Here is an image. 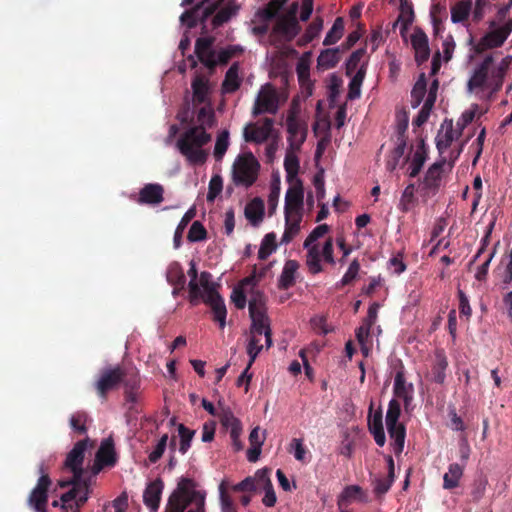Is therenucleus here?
<instances>
[{"label":"nucleus","mask_w":512,"mask_h":512,"mask_svg":"<svg viewBox=\"0 0 512 512\" xmlns=\"http://www.w3.org/2000/svg\"><path fill=\"white\" fill-rule=\"evenodd\" d=\"M87 447L88 439L80 440L74 445L63 463V469L70 471L72 477L69 480L59 481L61 488L71 486L69 491L61 495L60 500L63 503L75 500L76 509L74 512H80V508L87 502L91 492L92 477H86L83 469Z\"/></svg>","instance_id":"1"},{"label":"nucleus","mask_w":512,"mask_h":512,"mask_svg":"<svg viewBox=\"0 0 512 512\" xmlns=\"http://www.w3.org/2000/svg\"><path fill=\"white\" fill-rule=\"evenodd\" d=\"M197 121L199 125L186 130L176 142L179 152L190 165H202L207 160L208 153L202 147L211 140V135L206 132L205 126L212 127L214 112L205 107L200 108Z\"/></svg>","instance_id":"2"},{"label":"nucleus","mask_w":512,"mask_h":512,"mask_svg":"<svg viewBox=\"0 0 512 512\" xmlns=\"http://www.w3.org/2000/svg\"><path fill=\"white\" fill-rule=\"evenodd\" d=\"M260 164L251 153L239 155L232 166V180L236 186L248 188L252 186L257 178Z\"/></svg>","instance_id":"3"},{"label":"nucleus","mask_w":512,"mask_h":512,"mask_svg":"<svg viewBox=\"0 0 512 512\" xmlns=\"http://www.w3.org/2000/svg\"><path fill=\"white\" fill-rule=\"evenodd\" d=\"M400 414L401 407L399 401L397 399H391L386 413V426L388 434L393 440L391 446L396 456L403 451L406 436L404 425L398 422Z\"/></svg>","instance_id":"4"},{"label":"nucleus","mask_w":512,"mask_h":512,"mask_svg":"<svg viewBox=\"0 0 512 512\" xmlns=\"http://www.w3.org/2000/svg\"><path fill=\"white\" fill-rule=\"evenodd\" d=\"M409 116L406 109L401 108L396 111V146L392 155L386 162V168L389 171L396 169L399 160L405 155L407 147L406 131L408 129Z\"/></svg>","instance_id":"5"},{"label":"nucleus","mask_w":512,"mask_h":512,"mask_svg":"<svg viewBox=\"0 0 512 512\" xmlns=\"http://www.w3.org/2000/svg\"><path fill=\"white\" fill-rule=\"evenodd\" d=\"M399 15L393 27L399 26L400 35L405 43H410L416 54V28H412L414 9L411 0H399Z\"/></svg>","instance_id":"6"},{"label":"nucleus","mask_w":512,"mask_h":512,"mask_svg":"<svg viewBox=\"0 0 512 512\" xmlns=\"http://www.w3.org/2000/svg\"><path fill=\"white\" fill-rule=\"evenodd\" d=\"M124 376L125 373L121 365L101 369L97 380L94 382V389L97 395L102 400H106L108 393L116 390L121 385Z\"/></svg>","instance_id":"7"},{"label":"nucleus","mask_w":512,"mask_h":512,"mask_svg":"<svg viewBox=\"0 0 512 512\" xmlns=\"http://www.w3.org/2000/svg\"><path fill=\"white\" fill-rule=\"evenodd\" d=\"M511 32L512 19H508L501 27L487 32L476 44H474V38L471 36L469 44L473 45V50L476 54H482L488 49L501 47Z\"/></svg>","instance_id":"8"},{"label":"nucleus","mask_w":512,"mask_h":512,"mask_svg":"<svg viewBox=\"0 0 512 512\" xmlns=\"http://www.w3.org/2000/svg\"><path fill=\"white\" fill-rule=\"evenodd\" d=\"M39 474L40 477L37 484L28 497V504L33 507L36 512H47L48 491L52 481L48 473H46L43 463L39 465Z\"/></svg>","instance_id":"9"},{"label":"nucleus","mask_w":512,"mask_h":512,"mask_svg":"<svg viewBox=\"0 0 512 512\" xmlns=\"http://www.w3.org/2000/svg\"><path fill=\"white\" fill-rule=\"evenodd\" d=\"M445 164L446 159L442 158L428 169L421 188V196L425 201L437 193Z\"/></svg>","instance_id":"10"},{"label":"nucleus","mask_w":512,"mask_h":512,"mask_svg":"<svg viewBox=\"0 0 512 512\" xmlns=\"http://www.w3.org/2000/svg\"><path fill=\"white\" fill-rule=\"evenodd\" d=\"M278 110V96L275 89L271 85L263 88L254 105L253 115L257 116L262 113L275 114Z\"/></svg>","instance_id":"11"},{"label":"nucleus","mask_w":512,"mask_h":512,"mask_svg":"<svg viewBox=\"0 0 512 512\" xmlns=\"http://www.w3.org/2000/svg\"><path fill=\"white\" fill-rule=\"evenodd\" d=\"M274 121L271 118H264L261 125L249 123L244 128V139L246 142L263 143L268 140L273 130Z\"/></svg>","instance_id":"12"},{"label":"nucleus","mask_w":512,"mask_h":512,"mask_svg":"<svg viewBox=\"0 0 512 512\" xmlns=\"http://www.w3.org/2000/svg\"><path fill=\"white\" fill-rule=\"evenodd\" d=\"M252 325H251V336L260 337L262 335L265 336L266 348H270L273 344L272 342V330L270 328L269 318L265 311L253 312L249 313Z\"/></svg>","instance_id":"13"},{"label":"nucleus","mask_w":512,"mask_h":512,"mask_svg":"<svg viewBox=\"0 0 512 512\" xmlns=\"http://www.w3.org/2000/svg\"><path fill=\"white\" fill-rule=\"evenodd\" d=\"M289 185L290 187L288 188L285 195L284 213H302L304 199L302 181L297 180L289 183Z\"/></svg>","instance_id":"14"},{"label":"nucleus","mask_w":512,"mask_h":512,"mask_svg":"<svg viewBox=\"0 0 512 512\" xmlns=\"http://www.w3.org/2000/svg\"><path fill=\"white\" fill-rule=\"evenodd\" d=\"M414 387L412 383H407L403 371L399 370L396 373L394 380L393 393L394 399H401L404 402L406 411L412 410Z\"/></svg>","instance_id":"15"},{"label":"nucleus","mask_w":512,"mask_h":512,"mask_svg":"<svg viewBox=\"0 0 512 512\" xmlns=\"http://www.w3.org/2000/svg\"><path fill=\"white\" fill-rule=\"evenodd\" d=\"M164 201V187L159 183L145 184L139 191L137 203L140 205H159Z\"/></svg>","instance_id":"16"},{"label":"nucleus","mask_w":512,"mask_h":512,"mask_svg":"<svg viewBox=\"0 0 512 512\" xmlns=\"http://www.w3.org/2000/svg\"><path fill=\"white\" fill-rule=\"evenodd\" d=\"M203 302L210 306L213 313V320L218 322L220 328H224L226 325L227 309L223 297L217 293H210L209 295H203L200 298Z\"/></svg>","instance_id":"17"},{"label":"nucleus","mask_w":512,"mask_h":512,"mask_svg":"<svg viewBox=\"0 0 512 512\" xmlns=\"http://www.w3.org/2000/svg\"><path fill=\"white\" fill-rule=\"evenodd\" d=\"M494 59L492 55H488L484 60L475 68L471 78L468 81V89L470 91L476 88H483L488 80L489 70Z\"/></svg>","instance_id":"18"},{"label":"nucleus","mask_w":512,"mask_h":512,"mask_svg":"<svg viewBox=\"0 0 512 512\" xmlns=\"http://www.w3.org/2000/svg\"><path fill=\"white\" fill-rule=\"evenodd\" d=\"M163 488L164 482L160 478L150 482L145 488L143 493V502L151 512L157 511L160 504Z\"/></svg>","instance_id":"19"},{"label":"nucleus","mask_w":512,"mask_h":512,"mask_svg":"<svg viewBox=\"0 0 512 512\" xmlns=\"http://www.w3.org/2000/svg\"><path fill=\"white\" fill-rule=\"evenodd\" d=\"M301 30V26L297 18L287 17L285 15L279 17L274 26V32L285 37L286 40L294 39Z\"/></svg>","instance_id":"20"},{"label":"nucleus","mask_w":512,"mask_h":512,"mask_svg":"<svg viewBox=\"0 0 512 512\" xmlns=\"http://www.w3.org/2000/svg\"><path fill=\"white\" fill-rule=\"evenodd\" d=\"M191 88L195 105L203 104L208 101L210 85L209 80L205 76L196 75L192 80Z\"/></svg>","instance_id":"21"},{"label":"nucleus","mask_w":512,"mask_h":512,"mask_svg":"<svg viewBox=\"0 0 512 512\" xmlns=\"http://www.w3.org/2000/svg\"><path fill=\"white\" fill-rule=\"evenodd\" d=\"M285 214V230L281 238L282 243H289L300 231V223L302 221V213H284Z\"/></svg>","instance_id":"22"},{"label":"nucleus","mask_w":512,"mask_h":512,"mask_svg":"<svg viewBox=\"0 0 512 512\" xmlns=\"http://www.w3.org/2000/svg\"><path fill=\"white\" fill-rule=\"evenodd\" d=\"M221 6L222 8L218 10L212 18L213 29H216L228 22L239 10V6L234 0H229L227 3L223 0V4Z\"/></svg>","instance_id":"23"},{"label":"nucleus","mask_w":512,"mask_h":512,"mask_svg":"<svg viewBox=\"0 0 512 512\" xmlns=\"http://www.w3.org/2000/svg\"><path fill=\"white\" fill-rule=\"evenodd\" d=\"M96 462L105 466H114L116 463V453L114 443L111 438L105 439L96 453Z\"/></svg>","instance_id":"24"},{"label":"nucleus","mask_w":512,"mask_h":512,"mask_svg":"<svg viewBox=\"0 0 512 512\" xmlns=\"http://www.w3.org/2000/svg\"><path fill=\"white\" fill-rule=\"evenodd\" d=\"M195 483L192 479L182 478L173 493L188 495L197 499V506H205V494L194 489Z\"/></svg>","instance_id":"25"},{"label":"nucleus","mask_w":512,"mask_h":512,"mask_svg":"<svg viewBox=\"0 0 512 512\" xmlns=\"http://www.w3.org/2000/svg\"><path fill=\"white\" fill-rule=\"evenodd\" d=\"M240 65L238 62H234L225 74V78L222 83V89L225 93H234L239 89L241 85V79L239 77Z\"/></svg>","instance_id":"26"},{"label":"nucleus","mask_w":512,"mask_h":512,"mask_svg":"<svg viewBox=\"0 0 512 512\" xmlns=\"http://www.w3.org/2000/svg\"><path fill=\"white\" fill-rule=\"evenodd\" d=\"M368 60L362 62L355 74L352 75L349 83L348 98L353 100L360 97L361 85L364 81L367 71Z\"/></svg>","instance_id":"27"},{"label":"nucleus","mask_w":512,"mask_h":512,"mask_svg":"<svg viewBox=\"0 0 512 512\" xmlns=\"http://www.w3.org/2000/svg\"><path fill=\"white\" fill-rule=\"evenodd\" d=\"M298 268L299 263L296 260H288L285 262L278 283L280 289H288L295 284V274Z\"/></svg>","instance_id":"28"},{"label":"nucleus","mask_w":512,"mask_h":512,"mask_svg":"<svg viewBox=\"0 0 512 512\" xmlns=\"http://www.w3.org/2000/svg\"><path fill=\"white\" fill-rule=\"evenodd\" d=\"M340 61V47L337 48H328L321 51L320 55L317 58V65L322 69H332L334 68Z\"/></svg>","instance_id":"29"},{"label":"nucleus","mask_w":512,"mask_h":512,"mask_svg":"<svg viewBox=\"0 0 512 512\" xmlns=\"http://www.w3.org/2000/svg\"><path fill=\"white\" fill-rule=\"evenodd\" d=\"M190 503H195L197 507V499L188 495H180L172 493L168 499V512H184Z\"/></svg>","instance_id":"30"},{"label":"nucleus","mask_w":512,"mask_h":512,"mask_svg":"<svg viewBox=\"0 0 512 512\" xmlns=\"http://www.w3.org/2000/svg\"><path fill=\"white\" fill-rule=\"evenodd\" d=\"M472 10L471 0H460L451 6V21L453 23H462L466 21Z\"/></svg>","instance_id":"31"},{"label":"nucleus","mask_w":512,"mask_h":512,"mask_svg":"<svg viewBox=\"0 0 512 512\" xmlns=\"http://www.w3.org/2000/svg\"><path fill=\"white\" fill-rule=\"evenodd\" d=\"M166 280L172 286H180V288L185 287L186 277L179 262L173 261L168 265Z\"/></svg>","instance_id":"32"},{"label":"nucleus","mask_w":512,"mask_h":512,"mask_svg":"<svg viewBox=\"0 0 512 512\" xmlns=\"http://www.w3.org/2000/svg\"><path fill=\"white\" fill-rule=\"evenodd\" d=\"M510 60L508 57L501 60V62L491 71L490 86L492 90L497 92L502 88L504 77L509 67Z\"/></svg>","instance_id":"33"},{"label":"nucleus","mask_w":512,"mask_h":512,"mask_svg":"<svg viewBox=\"0 0 512 512\" xmlns=\"http://www.w3.org/2000/svg\"><path fill=\"white\" fill-rule=\"evenodd\" d=\"M188 275L191 278L188 284L189 288V301L192 305H197L202 297L201 288H199V284L197 282L198 272L196 269V265L193 261L190 263V268L188 270Z\"/></svg>","instance_id":"34"},{"label":"nucleus","mask_w":512,"mask_h":512,"mask_svg":"<svg viewBox=\"0 0 512 512\" xmlns=\"http://www.w3.org/2000/svg\"><path fill=\"white\" fill-rule=\"evenodd\" d=\"M306 254V265L311 274H318L323 271L321 264V252L318 245H310Z\"/></svg>","instance_id":"35"},{"label":"nucleus","mask_w":512,"mask_h":512,"mask_svg":"<svg viewBox=\"0 0 512 512\" xmlns=\"http://www.w3.org/2000/svg\"><path fill=\"white\" fill-rule=\"evenodd\" d=\"M448 366L447 359L443 353H437L435 355L434 364L430 371V378L439 384H442L445 380V370Z\"/></svg>","instance_id":"36"},{"label":"nucleus","mask_w":512,"mask_h":512,"mask_svg":"<svg viewBox=\"0 0 512 512\" xmlns=\"http://www.w3.org/2000/svg\"><path fill=\"white\" fill-rule=\"evenodd\" d=\"M463 475V468L458 463H452L448 467V472L443 477V488L451 490L459 485V480Z\"/></svg>","instance_id":"37"},{"label":"nucleus","mask_w":512,"mask_h":512,"mask_svg":"<svg viewBox=\"0 0 512 512\" xmlns=\"http://www.w3.org/2000/svg\"><path fill=\"white\" fill-rule=\"evenodd\" d=\"M221 424L230 429V434L237 435L238 431H242L241 421L236 418L230 409H222L218 414Z\"/></svg>","instance_id":"38"},{"label":"nucleus","mask_w":512,"mask_h":512,"mask_svg":"<svg viewBox=\"0 0 512 512\" xmlns=\"http://www.w3.org/2000/svg\"><path fill=\"white\" fill-rule=\"evenodd\" d=\"M264 215V203L260 198L253 199L245 207V217L252 223L261 221Z\"/></svg>","instance_id":"39"},{"label":"nucleus","mask_w":512,"mask_h":512,"mask_svg":"<svg viewBox=\"0 0 512 512\" xmlns=\"http://www.w3.org/2000/svg\"><path fill=\"white\" fill-rule=\"evenodd\" d=\"M284 168H285V171L287 174L286 179H287L288 183H292L294 181L300 180L297 177V174H298L299 168H300L299 159L295 154H293L291 152H288L286 154L285 159H284Z\"/></svg>","instance_id":"40"},{"label":"nucleus","mask_w":512,"mask_h":512,"mask_svg":"<svg viewBox=\"0 0 512 512\" xmlns=\"http://www.w3.org/2000/svg\"><path fill=\"white\" fill-rule=\"evenodd\" d=\"M344 33V20L342 17H337L326 34L323 45L330 46L337 43L343 36Z\"/></svg>","instance_id":"41"},{"label":"nucleus","mask_w":512,"mask_h":512,"mask_svg":"<svg viewBox=\"0 0 512 512\" xmlns=\"http://www.w3.org/2000/svg\"><path fill=\"white\" fill-rule=\"evenodd\" d=\"M210 0H202L197 3L193 8L186 10L181 16L180 21L185 24L188 28H194L198 25L199 19L198 14L202 7L207 4Z\"/></svg>","instance_id":"42"},{"label":"nucleus","mask_w":512,"mask_h":512,"mask_svg":"<svg viewBox=\"0 0 512 512\" xmlns=\"http://www.w3.org/2000/svg\"><path fill=\"white\" fill-rule=\"evenodd\" d=\"M195 215L196 210L194 207H192L183 215L182 219L180 220L173 237L174 247L176 249L181 246L183 232L189 222L195 217Z\"/></svg>","instance_id":"43"},{"label":"nucleus","mask_w":512,"mask_h":512,"mask_svg":"<svg viewBox=\"0 0 512 512\" xmlns=\"http://www.w3.org/2000/svg\"><path fill=\"white\" fill-rule=\"evenodd\" d=\"M416 206V198H415V187L413 184H409L400 199L399 209L402 212L413 211Z\"/></svg>","instance_id":"44"},{"label":"nucleus","mask_w":512,"mask_h":512,"mask_svg":"<svg viewBox=\"0 0 512 512\" xmlns=\"http://www.w3.org/2000/svg\"><path fill=\"white\" fill-rule=\"evenodd\" d=\"M277 248L276 235L274 233H268L264 236L259 251L258 258L260 260H266Z\"/></svg>","instance_id":"45"},{"label":"nucleus","mask_w":512,"mask_h":512,"mask_svg":"<svg viewBox=\"0 0 512 512\" xmlns=\"http://www.w3.org/2000/svg\"><path fill=\"white\" fill-rule=\"evenodd\" d=\"M459 137L460 136H456V130L452 126V120H450L449 127L447 128L445 134L436 138V146L439 153H444V151L451 146L452 142Z\"/></svg>","instance_id":"46"},{"label":"nucleus","mask_w":512,"mask_h":512,"mask_svg":"<svg viewBox=\"0 0 512 512\" xmlns=\"http://www.w3.org/2000/svg\"><path fill=\"white\" fill-rule=\"evenodd\" d=\"M244 48L241 45H228L217 53V62L220 65H226L231 58L243 54Z\"/></svg>","instance_id":"47"},{"label":"nucleus","mask_w":512,"mask_h":512,"mask_svg":"<svg viewBox=\"0 0 512 512\" xmlns=\"http://www.w3.org/2000/svg\"><path fill=\"white\" fill-rule=\"evenodd\" d=\"M88 415L86 412L78 411L71 415L70 426L79 435L87 433L86 422Z\"/></svg>","instance_id":"48"},{"label":"nucleus","mask_w":512,"mask_h":512,"mask_svg":"<svg viewBox=\"0 0 512 512\" xmlns=\"http://www.w3.org/2000/svg\"><path fill=\"white\" fill-rule=\"evenodd\" d=\"M478 105L474 104L470 109L465 110L460 118L456 122V136H461L463 130L468 126L475 118Z\"/></svg>","instance_id":"49"},{"label":"nucleus","mask_w":512,"mask_h":512,"mask_svg":"<svg viewBox=\"0 0 512 512\" xmlns=\"http://www.w3.org/2000/svg\"><path fill=\"white\" fill-rule=\"evenodd\" d=\"M123 372L125 373V376L121 384L124 385L125 390H138L140 387L138 371L134 368L128 369L123 367Z\"/></svg>","instance_id":"50"},{"label":"nucleus","mask_w":512,"mask_h":512,"mask_svg":"<svg viewBox=\"0 0 512 512\" xmlns=\"http://www.w3.org/2000/svg\"><path fill=\"white\" fill-rule=\"evenodd\" d=\"M178 434L180 437L179 451L182 454H185L191 446V441L195 435V431L187 428L184 424H179Z\"/></svg>","instance_id":"51"},{"label":"nucleus","mask_w":512,"mask_h":512,"mask_svg":"<svg viewBox=\"0 0 512 512\" xmlns=\"http://www.w3.org/2000/svg\"><path fill=\"white\" fill-rule=\"evenodd\" d=\"M365 54H366V48H364V47L359 48V49L355 50L354 52H352V54L350 55V57L348 58V60L346 62V75L347 76L353 75V73L356 71L359 64L361 63L362 59L364 58Z\"/></svg>","instance_id":"52"},{"label":"nucleus","mask_w":512,"mask_h":512,"mask_svg":"<svg viewBox=\"0 0 512 512\" xmlns=\"http://www.w3.org/2000/svg\"><path fill=\"white\" fill-rule=\"evenodd\" d=\"M228 146H229V133L228 131H223L221 132L217 139H216V143H215V147H214V157L217 161H221L222 158L224 157L227 149H228Z\"/></svg>","instance_id":"53"},{"label":"nucleus","mask_w":512,"mask_h":512,"mask_svg":"<svg viewBox=\"0 0 512 512\" xmlns=\"http://www.w3.org/2000/svg\"><path fill=\"white\" fill-rule=\"evenodd\" d=\"M359 270H360V263L358 262L357 259H354L350 263L346 273L344 274V276L342 277L340 282L336 284V287L341 288L343 286L351 284L356 279V277L359 273Z\"/></svg>","instance_id":"54"},{"label":"nucleus","mask_w":512,"mask_h":512,"mask_svg":"<svg viewBox=\"0 0 512 512\" xmlns=\"http://www.w3.org/2000/svg\"><path fill=\"white\" fill-rule=\"evenodd\" d=\"M223 189V179L220 175L215 174L209 182L207 201L213 202Z\"/></svg>","instance_id":"55"},{"label":"nucleus","mask_w":512,"mask_h":512,"mask_svg":"<svg viewBox=\"0 0 512 512\" xmlns=\"http://www.w3.org/2000/svg\"><path fill=\"white\" fill-rule=\"evenodd\" d=\"M265 296L259 290H252L249 300V313L265 311Z\"/></svg>","instance_id":"56"},{"label":"nucleus","mask_w":512,"mask_h":512,"mask_svg":"<svg viewBox=\"0 0 512 512\" xmlns=\"http://www.w3.org/2000/svg\"><path fill=\"white\" fill-rule=\"evenodd\" d=\"M223 4V0H218L212 2L210 0L207 4H205L198 14L199 23L204 25L209 17H211Z\"/></svg>","instance_id":"57"},{"label":"nucleus","mask_w":512,"mask_h":512,"mask_svg":"<svg viewBox=\"0 0 512 512\" xmlns=\"http://www.w3.org/2000/svg\"><path fill=\"white\" fill-rule=\"evenodd\" d=\"M207 237V231L200 221H194L188 232V240L190 242H198L205 240Z\"/></svg>","instance_id":"58"},{"label":"nucleus","mask_w":512,"mask_h":512,"mask_svg":"<svg viewBox=\"0 0 512 512\" xmlns=\"http://www.w3.org/2000/svg\"><path fill=\"white\" fill-rule=\"evenodd\" d=\"M393 481L394 478H391L390 476L385 478H375L372 482L373 492L376 496L381 497L389 491Z\"/></svg>","instance_id":"59"},{"label":"nucleus","mask_w":512,"mask_h":512,"mask_svg":"<svg viewBox=\"0 0 512 512\" xmlns=\"http://www.w3.org/2000/svg\"><path fill=\"white\" fill-rule=\"evenodd\" d=\"M168 435L164 434L156 444L153 451L149 454L148 460L150 464H155L163 456L167 447Z\"/></svg>","instance_id":"60"},{"label":"nucleus","mask_w":512,"mask_h":512,"mask_svg":"<svg viewBox=\"0 0 512 512\" xmlns=\"http://www.w3.org/2000/svg\"><path fill=\"white\" fill-rule=\"evenodd\" d=\"M328 231L329 226L327 224H320L316 226L305 239L303 247L308 248L310 245H314L313 243L324 236Z\"/></svg>","instance_id":"61"},{"label":"nucleus","mask_w":512,"mask_h":512,"mask_svg":"<svg viewBox=\"0 0 512 512\" xmlns=\"http://www.w3.org/2000/svg\"><path fill=\"white\" fill-rule=\"evenodd\" d=\"M263 345L260 344V338L251 336L248 346H247V354L249 355V363L248 368H250L255 361L256 357L262 350Z\"/></svg>","instance_id":"62"},{"label":"nucleus","mask_w":512,"mask_h":512,"mask_svg":"<svg viewBox=\"0 0 512 512\" xmlns=\"http://www.w3.org/2000/svg\"><path fill=\"white\" fill-rule=\"evenodd\" d=\"M199 61L205 65L211 72L214 71L218 62L216 61V53L213 49L197 54Z\"/></svg>","instance_id":"63"},{"label":"nucleus","mask_w":512,"mask_h":512,"mask_svg":"<svg viewBox=\"0 0 512 512\" xmlns=\"http://www.w3.org/2000/svg\"><path fill=\"white\" fill-rule=\"evenodd\" d=\"M219 490L222 512H236L234 503L231 497L227 494L223 483L220 485Z\"/></svg>","instance_id":"64"}]
</instances>
